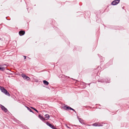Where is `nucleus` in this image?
Returning a JSON list of instances; mask_svg holds the SVG:
<instances>
[{"instance_id": "obj_1", "label": "nucleus", "mask_w": 129, "mask_h": 129, "mask_svg": "<svg viewBox=\"0 0 129 129\" xmlns=\"http://www.w3.org/2000/svg\"><path fill=\"white\" fill-rule=\"evenodd\" d=\"M0 89L1 92H3L6 95L9 96H10V95L9 92L4 87L1 86L0 87Z\"/></svg>"}, {"instance_id": "obj_2", "label": "nucleus", "mask_w": 129, "mask_h": 129, "mask_svg": "<svg viewBox=\"0 0 129 129\" xmlns=\"http://www.w3.org/2000/svg\"><path fill=\"white\" fill-rule=\"evenodd\" d=\"M63 109L66 110H73V108L69 106H67V105L63 106Z\"/></svg>"}, {"instance_id": "obj_3", "label": "nucleus", "mask_w": 129, "mask_h": 129, "mask_svg": "<svg viewBox=\"0 0 129 129\" xmlns=\"http://www.w3.org/2000/svg\"><path fill=\"white\" fill-rule=\"evenodd\" d=\"M120 0H115L111 3V5H115L118 4L120 2Z\"/></svg>"}, {"instance_id": "obj_4", "label": "nucleus", "mask_w": 129, "mask_h": 129, "mask_svg": "<svg viewBox=\"0 0 129 129\" xmlns=\"http://www.w3.org/2000/svg\"><path fill=\"white\" fill-rule=\"evenodd\" d=\"M22 77L24 79H26L27 80H28L30 79V78L28 76H27L24 74H21Z\"/></svg>"}, {"instance_id": "obj_5", "label": "nucleus", "mask_w": 129, "mask_h": 129, "mask_svg": "<svg viewBox=\"0 0 129 129\" xmlns=\"http://www.w3.org/2000/svg\"><path fill=\"white\" fill-rule=\"evenodd\" d=\"M92 125L95 126H103V124H101L98 123H95L92 124Z\"/></svg>"}, {"instance_id": "obj_6", "label": "nucleus", "mask_w": 129, "mask_h": 129, "mask_svg": "<svg viewBox=\"0 0 129 129\" xmlns=\"http://www.w3.org/2000/svg\"><path fill=\"white\" fill-rule=\"evenodd\" d=\"M46 124L47 125L53 129H56V127H54L53 125H52L49 122H47L46 123Z\"/></svg>"}, {"instance_id": "obj_7", "label": "nucleus", "mask_w": 129, "mask_h": 129, "mask_svg": "<svg viewBox=\"0 0 129 129\" xmlns=\"http://www.w3.org/2000/svg\"><path fill=\"white\" fill-rule=\"evenodd\" d=\"M0 106H1V108L3 111L5 112H7L8 111V110L4 106L2 105H0Z\"/></svg>"}, {"instance_id": "obj_8", "label": "nucleus", "mask_w": 129, "mask_h": 129, "mask_svg": "<svg viewBox=\"0 0 129 129\" xmlns=\"http://www.w3.org/2000/svg\"><path fill=\"white\" fill-rule=\"evenodd\" d=\"M19 33L20 36H22L24 34L25 31H24L20 30L19 32Z\"/></svg>"}, {"instance_id": "obj_9", "label": "nucleus", "mask_w": 129, "mask_h": 129, "mask_svg": "<svg viewBox=\"0 0 129 129\" xmlns=\"http://www.w3.org/2000/svg\"><path fill=\"white\" fill-rule=\"evenodd\" d=\"M77 118L79 120V122L82 124H84L83 120L81 118H79V117L77 116Z\"/></svg>"}, {"instance_id": "obj_10", "label": "nucleus", "mask_w": 129, "mask_h": 129, "mask_svg": "<svg viewBox=\"0 0 129 129\" xmlns=\"http://www.w3.org/2000/svg\"><path fill=\"white\" fill-rule=\"evenodd\" d=\"M110 79H107V80H101L100 82H106V83H109L110 82Z\"/></svg>"}, {"instance_id": "obj_11", "label": "nucleus", "mask_w": 129, "mask_h": 129, "mask_svg": "<svg viewBox=\"0 0 129 129\" xmlns=\"http://www.w3.org/2000/svg\"><path fill=\"white\" fill-rule=\"evenodd\" d=\"M38 117L42 121H44L45 120V119L43 116H41L40 114L39 115Z\"/></svg>"}, {"instance_id": "obj_12", "label": "nucleus", "mask_w": 129, "mask_h": 129, "mask_svg": "<svg viewBox=\"0 0 129 129\" xmlns=\"http://www.w3.org/2000/svg\"><path fill=\"white\" fill-rule=\"evenodd\" d=\"M43 83L46 85H48L49 84V82L48 81L45 80L43 81Z\"/></svg>"}, {"instance_id": "obj_13", "label": "nucleus", "mask_w": 129, "mask_h": 129, "mask_svg": "<svg viewBox=\"0 0 129 129\" xmlns=\"http://www.w3.org/2000/svg\"><path fill=\"white\" fill-rule=\"evenodd\" d=\"M45 118H47V119H46V120H47L48 119H49L50 117V116L48 114H46L45 115Z\"/></svg>"}, {"instance_id": "obj_14", "label": "nucleus", "mask_w": 129, "mask_h": 129, "mask_svg": "<svg viewBox=\"0 0 129 129\" xmlns=\"http://www.w3.org/2000/svg\"><path fill=\"white\" fill-rule=\"evenodd\" d=\"M25 107L27 108V110L29 111L30 112L33 113H34L32 111V110L28 107L26 106Z\"/></svg>"}, {"instance_id": "obj_15", "label": "nucleus", "mask_w": 129, "mask_h": 129, "mask_svg": "<svg viewBox=\"0 0 129 129\" xmlns=\"http://www.w3.org/2000/svg\"><path fill=\"white\" fill-rule=\"evenodd\" d=\"M31 108L34 109L35 111L37 112V113L38 112V111L37 109H35V108H34L33 107H31Z\"/></svg>"}, {"instance_id": "obj_16", "label": "nucleus", "mask_w": 129, "mask_h": 129, "mask_svg": "<svg viewBox=\"0 0 129 129\" xmlns=\"http://www.w3.org/2000/svg\"><path fill=\"white\" fill-rule=\"evenodd\" d=\"M65 125H66V126L68 128H70L69 127V126H67V124H65Z\"/></svg>"}, {"instance_id": "obj_17", "label": "nucleus", "mask_w": 129, "mask_h": 129, "mask_svg": "<svg viewBox=\"0 0 129 129\" xmlns=\"http://www.w3.org/2000/svg\"><path fill=\"white\" fill-rule=\"evenodd\" d=\"M23 57H24V59H25L26 58V56H23Z\"/></svg>"}, {"instance_id": "obj_18", "label": "nucleus", "mask_w": 129, "mask_h": 129, "mask_svg": "<svg viewBox=\"0 0 129 129\" xmlns=\"http://www.w3.org/2000/svg\"><path fill=\"white\" fill-rule=\"evenodd\" d=\"M73 111H74V112L75 113H76V111H75V110L74 109H73Z\"/></svg>"}, {"instance_id": "obj_19", "label": "nucleus", "mask_w": 129, "mask_h": 129, "mask_svg": "<svg viewBox=\"0 0 129 129\" xmlns=\"http://www.w3.org/2000/svg\"><path fill=\"white\" fill-rule=\"evenodd\" d=\"M73 83L74 82V81H75V80L74 79H73Z\"/></svg>"}, {"instance_id": "obj_20", "label": "nucleus", "mask_w": 129, "mask_h": 129, "mask_svg": "<svg viewBox=\"0 0 129 129\" xmlns=\"http://www.w3.org/2000/svg\"><path fill=\"white\" fill-rule=\"evenodd\" d=\"M90 83H89V84H88V85L90 86Z\"/></svg>"}, {"instance_id": "obj_21", "label": "nucleus", "mask_w": 129, "mask_h": 129, "mask_svg": "<svg viewBox=\"0 0 129 129\" xmlns=\"http://www.w3.org/2000/svg\"><path fill=\"white\" fill-rule=\"evenodd\" d=\"M36 82H38V80H37V81H36Z\"/></svg>"}, {"instance_id": "obj_22", "label": "nucleus", "mask_w": 129, "mask_h": 129, "mask_svg": "<svg viewBox=\"0 0 129 129\" xmlns=\"http://www.w3.org/2000/svg\"><path fill=\"white\" fill-rule=\"evenodd\" d=\"M56 129H58V128H56Z\"/></svg>"}, {"instance_id": "obj_23", "label": "nucleus", "mask_w": 129, "mask_h": 129, "mask_svg": "<svg viewBox=\"0 0 129 129\" xmlns=\"http://www.w3.org/2000/svg\"><path fill=\"white\" fill-rule=\"evenodd\" d=\"M1 86H0V87H1Z\"/></svg>"}]
</instances>
